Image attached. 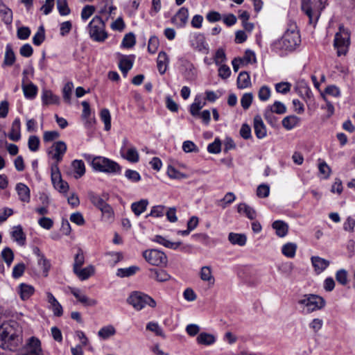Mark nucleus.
Masks as SVG:
<instances>
[{
	"instance_id": "4",
	"label": "nucleus",
	"mask_w": 355,
	"mask_h": 355,
	"mask_svg": "<svg viewBox=\"0 0 355 355\" xmlns=\"http://www.w3.org/2000/svg\"><path fill=\"white\" fill-rule=\"evenodd\" d=\"M300 43V36L295 24H291L281 40L279 45L286 51H292Z\"/></svg>"
},
{
	"instance_id": "52",
	"label": "nucleus",
	"mask_w": 355,
	"mask_h": 355,
	"mask_svg": "<svg viewBox=\"0 0 355 355\" xmlns=\"http://www.w3.org/2000/svg\"><path fill=\"white\" fill-rule=\"evenodd\" d=\"M85 262V257L83 252L81 249L78 250L77 254L74 257V263L73 266V270L76 271L77 269L82 267Z\"/></svg>"
},
{
	"instance_id": "16",
	"label": "nucleus",
	"mask_w": 355,
	"mask_h": 355,
	"mask_svg": "<svg viewBox=\"0 0 355 355\" xmlns=\"http://www.w3.org/2000/svg\"><path fill=\"white\" fill-rule=\"evenodd\" d=\"M70 290L71 293L77 299V300L82 303L83 305L87 306H94L96 305L97 301L96 300L89 298L87 296L83 294L80 289L71 288Z\"/></svg>"
},
{
	"instance_id": "20",
	"label": "nucleus",
	"mask_w": 355,
	"mask_h": 355,
	"mask_svg": "<svg viewBox=\"0 0 355 355\" xmlns=\"http://www.w3.org/2000/svg\"><path fill=\"white\" fill-rule=\"evenodd\" d=\"M149 277L159 282H164L170 279L171 276L162 269L150 268Z\"/></svg>"
},
{
	"instance_id": "26",
	"label": "nucleus",
	"mask_w": 355,
	"mask_h": 355,
	"mask_svg": "<svg viewBox=\"0 0 355 355\" xmlns=\"http://www.w3.org/2000/svg\"><path fill=\"white\" fill-rule=\"evenodd\" d=\"M153 241L156 242L160 245H164L166 248L176 250L178 249L182 243L180 241L178 242H172L168 239H166L165 237H163L160 235H156L154 236V238L152 239Z\"/></svg>"
},
{
	"instance_id": "13",
	"label": "nucleus",
	"mask_w": 355,
	"mask_h": 355,
	"mask_svg": "<svg viewBox=\"0 0 355 355\" xmlns=\"http://www.w3.org/2000/svg\"><path fill=\"white\" fill-rule=\"evenodd\" d=\"M39 339L32 337L25 347L17 355H42V349Z\"/></svg>"
},
{
	"instance_id": "39",
	"label": "nucleus",
	"mask_w": 355,
	"mask_h": 355,
	"mask_svg": "<svg viewBox=\"0 0 355 355\" xmlns=\"http://www.w3.org/2000/svg\"><path fill=\"white\" fill-rule=\"evenodd\" d=\"M35 289L32 286L21 284L19 286V293L22 300H26L34 293Z\"/></svg>"
},
{
	"instance_id": "64",
	"label": "nucleus",
	"mask_w": 355,
	"mask_h": 355,
	"mask_svg": "<svg viewBox=\"0 0 355 355\" xmlns=\"http://www.w3.org/2000/svg\"><path fill=\"white\" fill-rule=\"evenodd\" d=\"M221 143L218 139H216L214 142L209 144L207 146V150L210 153L217 154L221 150Z\"/></svg>"
},
{
	"instance_id": "34",
	"label": "nucleus",
	"mask_w": 355,
	"mask_h": 355,
	"mask_svg": "<svg viewBox=\"0 0 355 355\" xmlns=\"http://www.w3.org/2000/svg\"><path fill=\"white\" fill-rule=\"evenodd\" d=\"M148 205V201L146 199H141L139 201L135 202L131 205V209L132 212L139 216L143 212H144Z\"/></svg>"
},
{
	"instance_id": "29",
	"label": "nucleus",
	"mask_w": 355,
	"mask_h": 355,
	"mask_svg": "<svg viewBox=\"0 0 355 355\" xmlns=\"http://www.w3.org/2000/svg\"><path fill=\"white\" fill-rule=\"evenodd\" d=\"M272 227L275 230L276 234L279 237H284L288 231V225L282 220H275L272 223Z\"/></svg>"
},
{
	"instance_id": "19",
	"label": "nucleus",
	"mask_w": 355,
	"mask_h": 355,
	"mask_svg": "<svg viewBox=\"0 0 355 355\" xmlns=\"http://www.w3.org/2000/svg\"><path fill=\"white\" fill-rule=\"evenodd\" d=\"M254 130L258 139H263L266 136V128L261 117L259 115L254 118Z\"/></svg>"
},
{
	"instance_id": "9",
	"label": "nucleus",
	"mask_w": 355,
	"mask_h": 355,
	"mask_svg": "<svg viewBox=\"0 0 355 355\" xmlns=\"http://www.w3.org/2000/svg\"><path fill=\"white\" fill-rule=\"evenodd\" d=\"M120 155L123 159L131 163H137L139 160V155L136 147L126 137L123 139Z\"/></svg>"
},
{
	"instance_id": "44",
	"label": "nucleus",
	"mask_w": 355,
	"mask_h": 355,
	"mask_svg": "<svg viewBox=\"0 0 355 355\" xmlns=\"http://www.w3.org/2000/svg\"><path fill=\"white\" fill-rule=\"evenodd\" d=\"M238 211L239 213H244L250 220H253L256 217L255 210L245 203H241L239 205Z\"/></svg>"
},
{
	"instance_id": "42",
	"label": "nucleus",
	"mask_w": 355,
	"mask_h": 355,
	"mask_svg": "<svg viewBox=\"0 0 355 355\" xmlns=\"http://www.w3.org/2000/svg\"><path fill=\"white\" fill-rule=\"evenodd\" d=\"M200 275L202 281L208 282L209 285H214L215 279L212 275L211 269L209 266L202 267Z\"/></svg>"
},
{
	"instance_id": "7",
	"label": "nucleus",
	"mask_w": 355,
	"mask_h": 355,
	"mask_svg": "<svg viewBox=\"0 0 355 355\" xmlns=\"http://www.w3.org/2000/svg\"><path fill=\"white\" fill-rule=\"evenodd\" d=\"M127 301L137 310H141L146 305L152 308L156 306V302L151 297L141 292L132 293Z\"/></svg>"
},
{
	"instance_id": "11",
	"label": "nucleus",
	"mask_w": 355,
	"mask_h": 355,
	"mask_svg": "<svg viewBox=\"0 0 355 355\" xmlns=\"http://www.w3.org/2000/svg\"><path fill=\"white\" fill-rule=\"evenodd\" d=\"M51 181L55 189L59 192L66 193L69 190V184L62 179L61 173L57 164L51 166Z\"/></svg>"
},
{
	"instance_id": "1",
	"label": "nucleus",
	"mask_w": 355,
	"mask_h": 355,
	"mask_svg": "<svg viewBox=\"0 0 355 355\" xmlns=\"http://www.w3.org/2000/svg\"><path fill=\"white\" fill-rule=\"evenodd\" d=\"M22 344V329L15 320L4 322L0 326V347L17 351Z\"/></svg>"
},
{
	"instance_id": "27",
	"label": "nucleus",
	"mask_w": 355,
	"mask_h": 355,
	"mask_svg": "<svg viewBox=\"0 0 355 355\" xmlns=\"http://www.w3.org/2000/svg\"><path fill=\"white\" fill-rule=\"evenodd\" d=\"M311 263L317 273L324 271L329 265V261L320 257H312Z\"/></svg>"
},
{
	"instance_id": "58",
	"label": "nucleus",
	"mask_w": 355,
	"mask_h": 355,
	"mask_svg": "<svg viewBox=\"0 0 355 355\" xmlns=\"http://www.w3.org/2000/svg\"><path fill=\"white\" fill-rule=\"evenodd\" d=\"M253 95L252 93H245L241 99V104L244 110H248L252 104Z\"/></svg>"
},
{
	"instance_id": "30",
	"label": "nucleus",
	"mask_w": 355,
	"mask_h": 355,
	"mask_svg": "<svg viewBox=\"0 0 355 355\" xmlns=\"http://www.w3.org/2000/svg\"><path fill=\"white\" fill-rule=\"evenodd\" d=\"M42 103L44 105L59 104L60 98L53 94L50 90H44L42 95Z\"/></svg>"
},
{
	"instance_id": "40",
	"label": "nucleus",
	"mask_w": 355,
	"mask_h": 355,
	"mask_svg": "<svg viewBox=\"0 0 355 355\" xmlns=\"http://www.w3.org/2000/svg\"><path fill=\"white\" fill-rule=\"evenodd\" d=\"M251 85L250 75L246 71H241L237 78V86L239 89H245Z\"/></svg>"
},
{
	"instance_id": "2",
	"label": "nucleus",
	"mask_w": 355,
	"mask_h": 355,
	"mask_svg": "<svg viewBox=\"0 0 355 355\" xmlns=\"http://www.w3.org/2000/svg\"><path fill=\"white\" fill-rule=\"evenodd\" d=\"M88 32L92 40L98 42H104L108 37L105 31V24L102 18L95 16L89 23Z\"/></svg>"
},
{
	"instance_id": "21",
	"label": "nucleus",
	"mask_w": 355,
	"mask_h": 355,
	"mask_svg": "<svg viewBox=\"0 0 355 355\" xmlns=\"http://www.w3.org/2000/svg\"><path fill=\"white\" fill-rule=\"evenodd\" d=\"M46 297L47 301L50 304V308L52 309L53 314L58 317L61 316L63 313L61 304L58 302V300L51 293H46Z\"/></svg>"
},
{
	"instance_id": "57",
	"label": "nucleus",
	"mask_w": 355,
	"mask_h": 355,
	"mask_svg": "<svg viewBox=\"0 0 355 355\" xmlns=\"http://www.w3.org/2000/svg\"><path fill=\"white\" fill-rule=\"evenodd\" d=\"M1 256L4 261L10 266L14 258L12 250L10 248H4L1 252Z\"/></svg>"
},
{
	"instance_id": "33",
	"label": "nucleus",
	"mask_w": 355,
	"mask_h": 355,
	"mask_svg": "<svg viewBox=\"0 0 355 355\" xmlns=\"http://www.w3.org/2000/svg\"><path fill=\"white\" fill-rule=\"evenodd\" d=\"M0 17L6 24H10L12 21V12L0 0Z\"/></svg>"
},
{
	"instance_id": "45",
	"label": "nucleus",
	"mask_w": 355,
	"mask_h": 355,
	"mask_svg": "<svg viewBox=\"0 0 355 355\" xmlns=\"http://www.w3.org/2000/svg\"><path fill=\"white\" fill-rule=\"evenodd\" d=\"M101 211L102 217L106 221H112L114 217V212L112 207L107 203L99 209Z\"/></svg>"
},
{
	"instance_id": "47",
	"label": "nucleus",
	"mask_w": 355,
	"mask_h": 355,
	"mask_svg": "<svg viewBox=\"0 0 355 355\" xmlns=\"http://www.w3.org/2000/svg\"><path fill=\"white\" fill-rule=\"evenodd\" d=\"M37 263L43 270V275L44 277H47L49 270L51 268V263L49 261L46 259L43 254H38Z\"/></svg>"
},
{
	"instance_id": "15",
	"label": "nucleus",
	"mask_w": 355,
	"mask_h": 355,
	"mask_svg": "<svg viewBox=\"0 0 355 355\" xmlns=\"http://www.w3.org/2000/svg\"><path fill=\"white\" fill-rule=\"evenodd\" d=\"M87 197L91 203L97 209H100L101 207H103L104 205L107 203L106 201L108 200L110 196L107 193H103L101 196H99L94 191H89Z\"/></svg>"
},
{
	"instance_id": "62",
	"label": "nucleus",
	"mask_w": 355,
	"mask_h": 355,
	"mask_svg": "<svg viewBox=\"0 0 355 355\" xmlns=\"http://www.w3.org/2000/svg\"><path fill=\"white\" fill-rule=\"evenodd\" d=\"M26 266L23 263H19L15 265L12 269V277L15 279H17L21 277L24 272Z\"/></svg>"
},
{
	"instance_id": "46",
	"label": "nucleus",
	"mask_w": 355,
	"mask_h": 355,
	"mask_svg": "<svg viewBox=\"0 0 355 355\" xmlns=\"http://www.w3.org/2000/svg\"><path fill=\"white\" fill-rule=\"evenodd\" d=\"M296 250V244L293 243H288L282 246V252L284 256L288 258H293L295 255Z\"/></svg>"
},
{
	"instance_id": "25",
	"label": "nucleus",
	"mask_w": 355,
	"mask_h": 355,
	"mask_svg": "<svg viewBox=\"0 0 355 355\" xmlns=\"http://www.w3.org/2000/svg\"><path fill=\"white\" fill-rule=\"evenodd\" d=\"M16 191L19 196V198L21 201L24 202H28L31 199L30 189L24 183H18L16 185Z\"/></svg>"
},
{
	"instance_id": "56",
	"label": "nucleus",
	"mask_w": 355,
	"mask_h": 355,
	"mask_svg": "<svg viewBox=\"0 0 355 355\" xmlns=\"http://www.w3.org/2000/svg\"><path fill=\"white\" fill-rule=\"evenodd\" d=\"M125 176L128 180L132 182H138L141 180V175L139 173L132 169H127L125 171Z\"/></svg>"
},
{
	"instance_id": "36",
	"label": "nucleus",
	"mask_w": 355,
	"mask_h": 355,
	"mask_svg": "<svg viewBox=\"0 0 355 355\" xmlns=\"http://www.w3.org/2000/svg\"><path fill=\"white\" fill-rule=\"evenodd\" d=\"M196 341L200 345H211L216 342V337L213 334L202 332L198 336Z\"/></svg>"
},
{
	"instance_id": "14",
	"label": "nucleus",
	"mask_w": 355,
	"mask_h": 355,
	"mask_svg": "<svg viewBox=\"0 0 355 355\" xmlns=\"http://www.w3.org/2000/svg\"><path fill=\"white\" fill-rule=\"evenodd\" d=\"M286 112V107L280 101H275L272 105L268 106L264 112V117L269 121L273 113L283 114Z\"/></svg>"
},
{
	"instance_id": "41",
	"label": "nucleus",
	"mask_w": 355,
	"mask_h": 355,
	"mask_svg": "<svg viewBox=\"0 0 355 355\" xmlns=\"http://www.w3.org/2000/svg\"><path fill=\"white\" fill-rule=\"evenodd\" d=\"M12 239L17 241L19 245H24L26 241V236L23 232L22 227L20 225L14 227L11 232Z\"/></svg>"
},
{
	"instance_id": "8",
	"label": "nucleus",
	"mask_w": 355,
	"mask_h": 355,
	"mask_svg": "<svg viewBox=\"0 0 355 355\" xmlns=\"http://www.w3.org/2000/svg\"><path fill=\"white\" fill-rule=\"evenodd\" d=\"M334 46L337 50L338 56L345 55L348 51L349 46V33L340 28L338 33H336L334 37Z\"/></svg>"
},
{
	"instance_id": "28",
	"label": "nucleus",
	"mask_w": 355,
	"mask_h": 355,
	"mask_svg": "<svg viewBox=\"0 0 355 355\" xmlns=\"http://www.w3.org/2000/svg\"><path fill=\"white\" fill-rule=\"evenodd\" d=\"M300 118L295 115H289L283 119L282 123L283 127L287 130H291L300 123Z\"/></svg>"
},
{
	"instance_id": "12",
	"label": "nucleus",
	"mask_w": 355,
	"mask_h": 355,
	"mask_svg": "<svg viewBox=\"0 0 355 355\" xmlns=\"http://www.w3.org/2000/svg\"><path fill=\"white\" fill-rule=\"evenodd\" d=\"M67 151V145L62 141L55 142L52 146L48 150L49 155H51V158L55 160V163L58 165V163L62 161L64 155Z\"/></svg>"
},
{
	"instance_id": "31",
	"label": "nucleus",
	"mask_w": 355,
	"mask_h": 355,
	"mask_svg": "<svg viewBox=\"0 0 355 355\" xmlns=\"http://www.w3.org/2000/svg\"><path fill=\"white\" fill-rule=\"evenodd\" d=\"M95 271L94 267L92 265L88 266L84 268H78L73 272L82 281L87 279L89 277L94 275Z\"/></svg>"
},
{
	"instance_id": "10",
	"label": "nucleus",
	"mask_w": 355,
	"mask_h": 355,
	"mask_svg": "<svg viewBox=\"0 0 355 355\" xmlns=\"http://www.w3.org/2000/svg\"><path fill=\"white\" fill-rule=\"evenodd\" d=\"M143 257L152 266H164L167 263V257L162 251L150 249L143 252Z\"/></svg>"
},
{
	"instance_id": "51",
	"label": "nucleus",
	"mask_w": 355,
	"mask_h": 355,
	"mask_svg": "<svg viewBox=\"0 0 355 355\" xmlns=\"http://www.w3.org/2000/svg\"><path fill=\"white\" fill-rule=\"evenodd\" d=\"M45 40L44 28L42 26H40L37 33L33 37V43L35 46H40Z\"/></svg>"
},
{
	"instance_id": "37",
	"label": "nucleus",
	"mask_w": 355,
	"mask_h": 355,
	"mask_svg": "<svg viewBox=\"0 0 355 355\" xmlns=\"http://www.w3.org/2000/svg\"><path fill=\"white\" fill-rule=\"evenodd\" d=\"M228 240L232 245L243 246L246 243L247 238L243 234L231 232L228 235Z\"/></svg>"
},
{
	"instance_id": "48",
	"label": "nucleus",
	"mask_w": 355,
	"mask_h": 355,
	"mask_svg": "<svg viewBox=\"0 0 355 355\" xmlns=\"http://www.w3.org/2000/svg\"><path fill=\"white\" fill-rule=\"evenodd\" d=\"M100 116L101 121L105 124V130L109 131L111 128V116L110 111L106 108L103 109L101 111Z\"/></svg>"
},
{
	"instance_id": "53",
	"label": "nucleus",
	"mask_w": 355,
	"mask_h": 355,
	"mask_svg": "<svg viewBox=\"0 0 355 355\" xmlns=\"http://www.w3.org/2000/svg\"><path fill=\"white\" fill-rule=\"evenodd\" d=\"M136 43L135 35L132 33H129L125 35L122 40V46L125 48H132Z\"/></svg>"
},
{
	"instance_id": "3",
	"label": "nucleus",
	"mask_w": 355,
	"mask_h": 355,
	"mask_svg": "<svg viewBox=\"0 0 355 355\" xmlns=\"http://www.w3.org/2000/svg\"><path fill=\"white\" fill-rule=\"evenodd\" d=\"M298 304L303 307L306 313L321 310L325 306V300L320 295L306 294L298 300Z\"/></svg>"
},
{
	"instance_id": "63",
	"label": "nucleus",
	"mask_w": 355,
	"mask_h": 355,
	"mask_svg": "<svg viewBox=\"0 0 355 355\" xmlns=\"http://www.w3.org/2000/svg\"><path fill=\"white\" fill-rule=\"evenodd\" d=\"M28 146L30 150L33 152L37 151L40 146L39 137L35 135L31 136L28 139Z\"/></svg>"
},
{
	"instance_id": "24",
	"label": "nucleus",
	"mask_w": 355,
	"mask_h": 355,
	"mask_svg": "<svg viewBox=\"0 0 355 355\" xmlns=\"http://www.w3.org/2000/svg\"><path fill=\"white\" fill-rule=\"evenodd\" d=\"M168 62L169 60L167 54L164 51L159 52L157 59V66L160 74L162 75L166 72Z\"/></svg>"
},
{
	"instance_id": "55",
	"label": "nucleus",
	"mask_w": 355,
	"mask_h": 355,
	"mask_svg": "<svg viewBox=\"0 0 355 355\" xmlns=\"http://www.w3.org/2000/svg\"><path fill=\"white\" fill-rule=\"evenodd\" d=\"M95 12V7L94 6L87 5L83 7L81 11V19L83 21H87Z\"/></svg>"
},
{
	"instance_id": "61",
	"label": "nucleus",
	"mask_w": 355,
	"mask_h": 355,
	"mask_svg": "<svg viewBox=\"0 0 355 355\" xmlns=\"http://www.w3.org/2000/svg\"><path fill=\"white\" fill-rule=\"evenodd\" d=\"M70 220L80 226L84 225L85 223V220L83 214L79 211L71 214L70 216Z\"/></svg>"
},
{
	"instance_id": "22",
	"label": "nucleus",
	"mask_w": 355,
	"mask_h": 355,
	"mask_svg": "<svg viewBox=\"0 0 355 355\" xmlns=\"http://www.w3.org/2000/svg\"><path fill=\"white\" fill-rule=\"evenodd\" d=\"M20 130V119L19 118H16L12 123L10 132L8 134L9 139L13 141H19L21 138Z\"/></svg>"
},
{
	"instance_id": "23",
	"label": "nucleus",
	"mask_w": 355,
	"mask_h": 355,
	"mask_svg": "<svg viewBox=\"0 0 355 355\" xmlns=\"http://www.w3.org/2000/svg\"><path fill=\"white\" fill-rule=\"evenodd\" d=\"M71 168L73 171V176L79 179L85 173V166L83 160L75 159L71 163Z\"/></svg>"
},
{
	"instance_id": "43",
	"label": "nucleus",
	"mask_w": 355,
	"mask_h": 355,
	"mask_svg": "<svg viewBox=\"0 0 355 355\" xmlns=\"http://www.w3.org/2000/svg\"><path fill=\"white\" fill-rule=\"evenodd\" d=\"M139 270V268L136 266H132L128 268H119L116 275L120 277H128L136 274Z\"/></svg>"
},
{
	"instance_id": "6",
	"label": "nucleus",
	"mask_w": 355,
	"mask_h": 355,
	"mask_svg": "<svg viewBox=\"0 0 355 355\" xmlns=\"http://www.w3.org/2000/svg\"><path fill=\"white\" fill-rule=\"evenodd\" d=\"M315 4L318 3L317 8H314L311 5V2L308 1H303L302 3V10L309 17V24L315 25L320 17V12L322 10L327 2V0H316Z\"/></svg>"
},
{
	"instance_id": "38",
	"label": "nucleus",
	"mask_w": 355,
	"mask_h": 355,
	"mask_svg": "<svg viewBox=\"0 0 355 355\" xmlns=\"http://www.w3.org/2000/svg\"><path fill=\"white\" fill-rule=\"evenodd\" d=\"M116 331L113 325L110 324L101 328L100 330L98 331V336L102 340H107L110 337L114 336L116 334Z\"/></svg>"
},
{
	"instance_id": "18",
	"label": "nucleus",
	"mask_w": 355,
	"mask_h": 355,
	"mask_svg": "<svg viewBox=\"0 0 355 355\" xmlns=\"http://www.w3.org/2000/svg\"><path fill=\"white\" fill-rule=\"evenodd\" d=\"M23 74H24V78H23V80H22L21 87H22V90H23L24 96L26 98L33 99L37 95V87L33 83H27V84L25 83V78H26V70H24L23 71Z\"/></svg>"
},
{
	"instance_id": "50",
	"label": "nucleus",
	"mask_w": 355,
	"mask_h": 355,
	"mask_svg": "<svg viewBox=\"0 0 355 355\" xmlns=\"http://www.w3.org/2000/svg\"><path fill=\"white\" fill-rule=\"evenodd\" d=\"M205 103H202L201 101L196 98L194 102L190 106V112L192 116H197L200 114V110L204 107Z\"/></svg>"
},
{
	"instance_id": "32",
	"label": "nucleus",
	"mask_w": 355,
	"mask_h": 355,
	"mask_svg": "<svg viewBox=\"0 0 355 355\" xmlns=\"http://www.w3.org/2000/svg\"><path fill=\"white\" fill-rule=\"evenodd\" d=\"M16 60L15 54L12 50V45L8 44L6 46V52L2 66H12Z\"/></svg>"
},
{
	"instance_id": "49",
	"label": "nucleus",
	"mask_w": 355,
	"mask_h": 355,
	"mask_svg": "<svg viewBox=\"0 0 355 355\" xmlns=\"http://www.w3.org/2000/svg\"><path fill=\"white\" fill-rule=\"evenodd\" d=\"M146 329L150 331L154 332L156 336H159L162 338H165V334L164 333V331L157 322H148L146 325Z\"/></svg>"
},
{
	"instance_id": "54",
	"label": "nucleus",
	"mask_w": 355,
	"mask_h": 355,
	"mask_svg": "<svg viewBox=\"0 0 355 355\" xmlns=\"http://www.w3.org/2000/svg\"><path fill=\"white\" fill-rule=\"evenodd\" d=\"M73 87V83L71 82H69L67 84H65V85L64 86L63 89H62L63 98L68 103H70L71 95V92H72Z\"/></svg>"
},
{
	"instance_id": "5",
	"label": "nucleus",
	"mask_w": 355,
	"mask_h": 355,
	"mask_svg": "<svg viewBox=\"0 0 355 355\" xmlns=\"http://www.w3.org/2000/svg\"><path fill=\"white\" fill-rule=\"evenodd\" d=\"M92 165L95 170L107 173H119L121 170L118 163L103 157H94Z\"/></svg>"
},
{
	"instance_id": "59",
	"label": "nucleus",
	"mask_w": 355,
	"mask_h": 355,
	"mask_svg": "<svg viewBox=\"0 0 355 355\" xmlns=\"http://www.w3.org/2000/svg\"><path fill=\"white\" fill-rule=\"evenodd\" d=\"M270 89L268 86H262L259 90V98L261 101H266L269 99L270 96Z\"/></svg>"
},
{
	"instance_id": "35",
	"label": "nucleus",
	"mask_w": 355,
	"mask_h": 355,
	"mask_svg": "<svg viewBox=\"0 0 355 355\" xmlns=\"http://www.w3.org/2000/svg\"><path fill=\"white\" fill-rule=\"evenodd\" d=\"M133 66V60L130 57H122L119 63V67L124 76H126L128 72L132 69Z\"/></svg>"
},
{
	"instance_id": "17",
	"label": "nucleus",
	"mask_w": 355,
	"mask_h": 355,
	"mask_svg": "<svg viewBox=\"0 0 355 355\" xmlns=\"http://www.w3.org/2000/svg\"><path fill=\"white\" fill-rule=\"evenodd\" d=\"M188 18V9L185 7H182L171 20L178 27L182 28L187 23Z\"/></svg>"
},
{
	"instance_id": "60",
	"label": "nucleus",
	"mask_w": 355,
	"mask_h": 355,
	"mask_svg": "<svg viewBox=\"0 0 355 355\" xmlns=\"http://www.w3.org/2000/svg\"><path fill=\"white\" fill-rule=\"evenodd\" d=\"M57 7L61 15H67L70 12L66 0H57Z\"/></svg>"
}]
</instances>
